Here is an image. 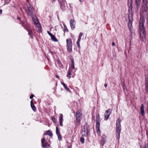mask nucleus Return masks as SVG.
<instances>
[{
    "label": "nucleus",
    "mask_w": 148,
    "mask_h": 148,
    "mask_svg": "<svg viewBox=\"0 0 148 148\" xmlns=\"http://www.w3.org/2000/svg\"><path fill=\"white\" fill-rule=\"evenodd\" d=\"M139 23V32L140 36L142 41H144L146 40V32L145 31L144 23L145 22L144 15H141Z\"/></svg>",
    "instance_id": "1"
},
{
    "label": "nucleus",
    "mask_w": 148,
    "mask_h": 148,
    "mask_svg": "<svg viewBox=\"0 0 148 148\" xmlns=\"http://www.w3.org/2000/svg\"><path fill=\"white\" fill-rule=\"evenodd\" d=\"M25 7V10L27 14L29 16L32 17L34 16V10L32 6L29 3H28V4L26 5Z\"/></svg>",
    "instance_id": "2"
},
{
    "label": "nucleus",
    "mask_w": 148,
    "mask_h": 148,
    "mask_svg": "<svg viewBox=\"0 0 148 148\" xmlns=\"http://www.w3.org/2000/svg\"><path fill=\"white\" fill-rule=\"evenodd\" d=\"M121 120V119L119 118L116 121V132L118 133V135H117V138L119 139L120 138V134L121 132V125L120 123Z\"/></svg>",
    "instance_id": "3"
},
{
    "label": "nucleus",
    "mask_w": 148,
    "mask_h": 148,
    "mask_svg": "<svg viewBox=\"0 0 148 148\" xmlns=\"http://www.w3.org/2000/svg\"><path fill=\"white\" fill-rule=\"evenodd\" d=\"M100 119V115L99 114H98L97 115L96 127V130H97V133L99 136H100L101 135L100 131L99 130Z\"/></svg>",
    "instance_id": "4"
},
{
    "label": "nucleus",
    "mask_w": 148,
    "mask_h": 148,
    "mask_svg": "<svg viewBox=\"0 0 148 148\" xmlns=\"http://www.w3.org/2000/svg\"><path fill=\"white\" fill-rule=\"evenodd\" d=\"M67 45V50L69 52L72 51V42L71 38H68L66 40Z\"/></svg>",
    "instance_id": "5"
},
{
    "label": "nucleus",
    "mask_w": 148,
    "mask_h": 148,
    "mask_svg": "<svg viewBox=\"0 0 148 148\" xmlns=\"http://www.w3.org/2000/svg\"><path fill=\"white\" fill-rule=\"evenodd\" d=\"M32 20L33 21L34 23L39 28V32H41V30L40 27V25L38 23L39 22L38 20V19L35 16V15H34V16L32 17Z\"/></svg>",
    "instance_id": "6"
},
{
    "label": "nucleus",
    "mask_w": 148,
    "mask_h": 148,
    "mask_svg": "<svg viewBox=\"0 0 148 148\" xmlns=\"http://www.w3.org/2000/svg\"><path fill=\"white\" fill-rule=\"evenodd\" d=\"M112 110L110 109H108L106 111L105 114V117L107 119L109 117L110 114L111 113Z\"/></svg>",
    "instance_id": "7"
},
{
    "label": "nucleus",
    "mask_w": 148,
    "mask_h": 148,
    "mask_svg": "<svg viewBox=\"0 0 148 148\" xmlns=\"http://www.w3.org/2000/svg\"><path fill=\"white\" fill-rule=\"evenodd\" d=\"M56 132L58 136L59 140H60L62 139V137L59 132V129L58 127H56Z\"/></svg>",
    "instance_id": "8"
},
{
    "label": "nucleus",
    "mask_w": 148,
    "mask_h": 148,
    "mask_svg": "<svg viewBox=\"0 0 148 148\" xmlns=\"http://www.w3.org/2000/svg\"><path fill=\"white\" fill-rule=\"evenodd\" d=\"M70 25L72 29H73L75 27V22L73 19H71L70 21Z\"/></svg>",
    "instance_id": "9"
},
{
    "label": "nucleus",
    "mask_w": 148,
    "mask_h": 148,
    "mask_svg": "<svg viewBox=\"0 0 148 148\" xmlns=\"http://www.w3.org/2000/svg\"><path fill=\"white\" fill-rule=\"evenodd\" d=\"M83 34L82 32L80 33L79 36L78 38V39L77 41V45L78 47L79 48L80 47V42L81 38V37L82 36Z\"/></svg>",
    "instance_id": "10"
},
{
    "label": "nucleus",
    "mask_w": 148,
    "mask_h": 148,
    "mask_svg": "<svg viewBox=\"0 0 148 148\" xmlns=\"http://www.w3.org/2000/svg\"><path fill=\"white\" fill-rule=\"evenodd\" d=\"M140 112L141 115L144 116L145 115L144 107L143 104H141L140 106Z\"/></svg>",
    "instance_id": "11"
},
{
    "label": "nucleus",
    "mask_w": 148,
    "mask_h": 148,
    "mask_svg": "<svg viewBox=\"0 0 148 148\" xmlns=\"http://www.w3.org/2000/svg\"><path fill=\"white\" fill-rule=\"evenodd\" d=\"M147 5L143 4L142 5V9L144 11L145 15H147V12L146 10H147Z\"/></svg>",
    "instance_id": "12"
},
{
    "label": "nucleus",
    "mask_w": 148,
    "mask_h": 148,
    "mask_svg": "<svg viewBox=\"0 0 148 148\" xmlns=\"http://www.w3.org/2000/svg\"><path fill=\"white\" fill-rule=\"evenodd\" d=\"M146 90L147 93H148V76H147L145 77V85Z\"/></svg>",
    "instance_id": "13"
},
{
    "label": "nucleus",
    "mask_w": 148,
    "mask_h": 148,
    "mask_svg": "<svg viewBox=\"0 0 148 148\" xmlns=\"http://www.w3.org/2000/svg\"><path fill=\"white\" fill-rule=\"evenodd\" d=\"M106 138L105 135H104L102 136V139L101 142V144L102 146H103L105 142L106 139Z\"/></svg>",
    "instance_id": "14"
},
{
    "label": "nucleus",
    "mask_w": 148,
    "mask_h": 148,
    "mask_svg": "<svg viewBox=\"0 0 148 148\" xmlns=\"http://www.w3.org/2000/svg\"><path fill=\"white\" fill-rule=\"evenodd\" d=\"M82 115H79V114H76V120L78 121L79 122L82 119Z\"/></svg>",
    "instance_id": "15"
},
{
    "label": "nucleus",
    "mask_w": 148,
    "mask_h": 148,
    "mask_svg": "<svg viewBox=\"0 0 148 148\" xmlns=\"http://www.w3.org/2000/svg\"><path fill=\"white\" fill-rule=\"evenodd\" d=\"M88 130H83L82 134L83 136H85L88 135Z\"/></svg>",
    "instance_id": "16"
},
{
    "label": "nucleus",
    "mask_w": 148,
    "mask_h": 148,
    "mask_svg": "<svg viewBox=\"0 0 148 148\" xmlns=\"http://www.w3.org/2000/svg\"><path fill=\"white\" fill-rule=\"evenodd\" d=\"M62 120H63V115L62 114H60V119L59 123L60 125L61 126H62Z\"/></svg>",
    "instance_id": "17"
},
{
    "label": "nucleus",
    "mask_w": 148,
    "mask_h": 148,
    "mask_svg": "<svg viewBox=\"0 0 148 148\" xmlns=\"http://www.w3.org/2000/svg\"><path fill=\"white\" fill-rule=\"evenodd\" d=\"M66 76L69 79H70L71 77H73V74L69 72H68Z\"/></svg>",
    "instance_id": "18"
},
{
    "label": "nucleus",
    "mask_w": 148,
    "mask_h": 148,
    "mask_svg": "<svg viewBox=\"0 0 148 148\" xmlns=\"http://www.w3.org/2000/svg\"><path fill=\"white\" fill-rule=\"evenodd\" d=\"M70 67H71L72 69H75L74 60V59L73 58L71 59V64Z\"/></svg>",
    "instance_id": "19"
},
{
    "label": "nucleus",
    "mask_w": 148,
    "mask_h": 148,
    "mask_svg": "<svg viewBox=\"0 0 148 148\" xmlns=\"http://www.w3.org/2000/svg\"><path fill=\"white\" fill-rule=\"evenodd\" d=\"M45 140V138H44L41 140V143L42 146L43 147H45L46 146V144L44 143Z\"/></svg>",
    "instance_id": "20"
},
{
    "label": "nucleus",
    "mask_w": 148,
    "mask_h": 148,
    "mask_svg": "<svg viewBox=\"0 0 148 148\" xmlns=\"http://www.w3.org/2000/svg\"><path fill=\"white\" fill-rule=\"evenodd\" d=\"M140 0H135L136 4L137 5V7L139 6V5L140 3Z\"/></svg>",
    "instance_id": "21"
},
{
    "label": "nucleus",
    "mask_w": 148,
    "mask_h": 148,
    "mask_svg": "<svg viewBox=\"0 0 148 148\" xmlns=\"http://www.w3.org/2000/svg\"><path fill=\"white\" fill-rule=\"evenodd\" d=\"M51 38L52 40L54 42H57L58 41L57 39L53 35L51 37Z\"/></svg>",
    "instance_id": "22"
},
{
    "label": "nucleus",
    "mask_w": 148,
    "mask_h": 148,
    "mask_svg": "<svg viewBox=\"0 0 148 148\" xmlns=\"http://www.w3.org/2000/svg\"><path fill=\"white\" fill-rule=\"evenodd\" d=\"M79 114V115H82V110H79L76 113V114Z\"/></svg>",
    "instance_id": "23"
},
{
    "label": "nucleus",
    "mask_w": 148,
    "mask_h": 148,
    "mask_svg": "<svg viewBox=\"0 0 148 148\" xmlns=\"http://www.w3.org/2000/svg\"><path fill=\"white\" fill-rule=\"evenodd\" d=\"M44 135L47 134L49 136H52V134L51 132L49 131L48 132H47V133H45L44 134Z\"/></svg>",
    "instance_id": "24"
},
{
    "label": "nucleus",
    "mask_w": 148,
    "mask_h": 148,
    "mask_svg": "<svg viewBox=\"0 0 148 148\" xmlns=\"http://www.w3.org/2000/svg\"><path fill=\"white\" fill-rule=\"evenodd\" d=\"M73 69H72L71 67H70L69 69L68 72L73 74Z\"/></svg>",
    "instance_id": "25"
},
{
    "label": "nucleus",
    "mask_w": 148,
    "mask_h": 148,
    "mask_svg": "<svg viewBox=\"0 0 148 148\" xmlns=\"http://www.w3.org/2000/svg\"><path fill=\"white\" fill-rule=\"evenodd\" d=\"M31 107L34 111L36 110L35 107L34 106V104L31 105Z\"/></svg>",
    "instance_id": "26"
},
{
    "label": "nucleus",
    "mask_w": 148,
    "mask_h": 148,
    "mask_svg": "<svg viewBox=\"0 0 148 148\" xmlns=\"http://www.w3.org/2000/svg\"><path fill=\"white\" fill-rule=\"evenodd\" d=\"M147 0H143V4L147 5Z\"/></svg>",
    "instance_id": "27"
},
{
    "label": "nucleus",
    "mask_w": 148,
    "mask_h": 148,
    "mask_svg": "<svg viewBox=\"0 0 148 148\" xmlns=\"http://www.w3.org/2000/svg\"><path fill=\"white\" fill-rule=\"evenodd\" d=\"M84 138L82 137H81L80 141L82 143H84Z\"/></svg>",
    "instance_id": "28"
},
{
    "label": "nucleus",
    "mask_w": 148,
    "mask_h": 148,
    "mask_svg": "<svg viewBox=\"0 0 148 148\" xmlns=\"http://www.w3.org/2000/svg\"><path fill=\"white\" fill-rule=\"evenodd\" d=\"M65 88L67 91L69 92H71V90L67 87L66 86V87Z\"/></svg>",
    "instance_id": "29"
},
{
    "label": "nucleus",
    "mask_w": 148,
    "mask_h": 148,
    "mask_svg": "<svg viewBox=\"0 0 148 148\" xmlns=\"http://www.w3.org/2000/svg\"><path fill=\"white\" fill-rule=\"evenodd\" d=\"M61 83L64 88L66 87V84H64V82H61Z\"/></svg>",
    "instance_id": "30"
},
{
    "label": "nucleus",
    "mask_w": 148,
    "mask_h": 148,
    "mask_svg": "<svg viewBox=\"0 0 148 148\" xmlns=\"http://www.w3.org/2000/svg\"><path fill=\"white\" fill-rule=\"evenodd\" d=\"M47 33L49 35L51 36V37L53 35L51 33L49 32L48 31H47Z\"/></svg>",
    "instance_id": "31"
},
{
    "label": "nucleus",
    "mask_w": 148,
    "mask_h": 148,
    "mask_svg": "<svg viewBox=\"0 0 148 148\" xmlns=\"http://www.w3.org/2000/svg\"><path fill=\"white\" fill-rule=\"evenodd\" d=\"M52 121L54 122H55L56 121V119H55V118L54 117H52Z\"/></svg>",
    "instance_id": "32"
},
{
    "label": "nucleus",
    "mask_w": 148,
    "mask_h": 148,
    "mask_svg": "<svg viewBox=\"0 0 148 148\" xmlns=\"http://www.w3.org/2000/svg\"><path fill=\"white\" fill-rule=\"evenodd\" d=\"M34 95L33 94H32V95H31L29 98L30 99H31L34 97Z\"/></svg>",
    "instance_id": "33"
},
{
    "label": "nucleus",
    "mask_w": 148,
    "mask_h": 148,
    "mask_svg": "<svg viewBox=\"0 0 148 148\" xmlns=\"http://www.w3.org/2000/svg\"><path fill=\"white\" fill-rule=\"evenodd\" d=\"M32 33V31L31 30H29L28 31V34H30Z\"/></svg>",
    "instance_id": "34"
},
{
    "label": "nucleus",
    "mask_w": 148,
    "mask_h": 148,
    "mask_svg": "<svg viewBox=\"0 0 148 148\" xmlns=\"http://www.w3.org/2000/svg\"><path fill=\"white\" fill-rule=\"evenodd\" d=\"M30 103H31V105L34 104V103H33V100H32L31 101V102H30Z\"/></svg>",
    "instance_id": "35"
},
{
    "label": "nucleus",
    "mask_w": 148,
    "mask_h": 148,
    "mask_svg": "<svg viewBox=\"0 0 148 148\" xmlns=\"http://www.w3.org/2000/svg\"><path fill=\"white\" fill-rule=\"evenodd\" d=\"M112 46H114L115 45V43L114 42H113L112 43Z\"/></svg>",
    "instance_id": "36"
},
{
    "label": "nucleus",
    "mask_w": 148,
    "mask_h": 148,
    "mask_svg": "<svg viewBox=\"0 0 148 148\" xmlns=\"http://www.w3.org/2000/svg\"><path fill=\"white\" fill-rule=\"evenodd\" d=\"M124 91L125 92L126 91H127V89H125V88H124Z\"/></svg>",
    "instance_id": "37"
},
{
    "label": "nucleus",
    "mask_w": 148,
    "mask_h": 148,
    "mask_svg": "<svg viewBox=\"0 0 148 148\" xmlns=\"http://www.w3.org/2000/svg\"><path fill=\"white\" fill-rule=\"evenodd\" d=\"M2 12V10H0V14H1Z\"/></svg>",
    "instance_id": "38"
},
{
    "label": "nucleus",
    "mask_w": 148,
    "mask_h": 148,
    "mask_svg": "<svg viewBox=\"0 0 148 148\" xmlns=\"http://www.w3.org/2000/svg\"><path fill=\"white\" fill-rule=\"evenodd\" d=\"M79 1L81 2H82L83 1V0H79Z\"/></svg>",
    "instance_id": "39"
},
{
    "label": "nucleus",
    "mask_w": 148,
    "mask_h": 148,
    "mask_svg": "<svg viewBox=\"0 0 148 148\" xmlns=\"http://www.w3.org/2000/svg\"><path fill=\"white\" fill-rule=\"evenodd\" d=\"M104 86L105 87H106L107 86V84H105L104 85Z\"/></svg>",
    "instance_id": "40"
},
{
    "label": "nucleus",
    "mask_w": 148,
    "mask_h": 148,
    "mask_svg": "<svg viewBox=\"0 0 148 148\" xmlns=\"http://www.w3.org/2000/svg\"><path fill=\"white\" fill-rule=\"evenodd\" d=\"M56 77L58 78H59V76H56Z\"/></svg>",
    "instance_id": "41"
}]
</instances>
